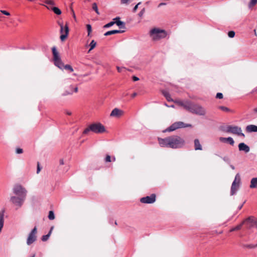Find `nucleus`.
<instances>
[{"label": "nucleus", "mask_w": 257, "mask_h": 257, "mask_svg": "<svg viewBox=\"0 0 257 257\" xmlns=\"http://www.w3.org/2000/svg\"><path fill=\"white\" fill-rule=\"evenodd\" d=\"M166 5V4H165V3H160V4H159V6L160 7V6H163V5Z\"/></svg>", "instance_id": "6e6d98bb"}, {"label": "nucleus", "mask_w": 257, "mask_h": 257, "mask_svg": "<svg viewBox=\"0 0 257 257\" xmlns=\"http://www.w3.org/2000/svg\"><path fill=\"white\" fill-rule=\"evenodd\" d=\"M14 193L22 197H26L27 191L26 189L22 187V186L19 184H16L14 185L13 188Z\"/></svg>", "instance_id": "0eeeda50"}, {"label": "nucleus", "mask_w": 257, "mask_h": 257, "mask_svg": "<svg viewBox=\"0 0 257 257\" xmlns=\"http://www.w3.org/2000/svg\"><path fill=\"white\" fill-rule=\"evenodd\" d=\"M65 113L69 115H71L72 114V112L70 111H67Z\"/></svg>", "instance_id": "3c124183"}, {"label": "nucleus", "mask_w": 257, "mask_h": 257, "mask_svg": "<svg viewBox=\"0 0 257 257\" xmlns=\"http://www.w3.org/2000/svg\"><path fill=\"white\" fill-rule=\"evenodd\" d=\"M160 145L162 147L177 149L182 148L185 145V141L179 136L174 135L164 139L158 138Z\"/></svg>", "instance_id": "f257e3e1"}, {"label": "nucleus", "mask_w": 257, "mask_h": 257, "mask_svg": "<svg viewBox=\"0 0 257 257\" xmlns=\"http://www.w3.org/2000/svg\"><path fill=\"white\" fill-rule=\"evenodd\" d=\"M92 9L95 11V12L97 13V14L99 15V13L98 12V8L97 4L95 3H94L92 4Z\"/></svg>", "instance_id": "473e14b6"}, {"label": "nucleus", "mask_w": 257, "mask_h": 257, "mask_svg": "<svg viewBox=\"0 0 257 257\" xmlns=\"http://www.w3.org/2000/svg\"><path fill=\"white\" fill-rule=\"evenodd\" d=\"M156 196L155 194H152L150 196L142 197L140 202L145 204H152L156 201Z\"/></svg>", "instance_id": "f8f14e48"}, {"label": "nucleus", "mask_w": 257, "mask_h": 257, "mask_svg": "<svg viewBox=\"0 0 257 257\" xmlns=\"http://www.w3.org/2000/svg\"><path fill=\"white\" fill-rule=\"evenodd\" d=\"M75 120L72 118L71 119H67V122L66 123V124H73V123L75 122Z\"/></svg>", "instance_id": "37998d69"}, {"label": "nucleus", "mask_w": 257, "mask_h": 257, "mask_svg": "<svg viewBox=\"0 0 257 257\" xmlns=\"http://www.w3.org/2000/svg\"><path fill=\"white\" fill-rule=\"evenodd\" d=\"M3 14L6 15V16H10V13L8 12V11H6L5 10H1L0 11Z\"/></svg>", "instance_id": "c03bdc74"}, {"label": "nucleus", "mask_w": 257, "mask_h": 257, "mask_svg": "<svg viewBox=\"0 0 257 257\" xmlns=\"http://www.w3.org/2000/svg\"><path fill=\"white\" fill-rule=\"evenodd\" d=\"M69 33V28L68 26L66 24L65 25V39L68 37V35Z\"/></svg>", "instance_id": "ea45409f"}, {"label": "nucleus", "mask_w": 257, "mask_h": 257, "mask_svg": "<svg viewBox=\"0 0 257 257\" xmlns=\"http://www.w3.org/2000/svg\"><path fill=\"white\" fill-rule=\"evenodd\" d=\"M25 199V197H22L19 196L18 197L13 196L11 198V201L16 205L21 206L22 205Z\"/></svg>", "instance_id": "ddd939ff"}, {"label": "nucleus", "mask_w": 257, "mask_h": 257, "mask_svg": "<svg viewBox=\"0 0 257 257\" xmlns=\"http://www.w3.org/2000/svg\"><path fill=\"white\" fill-rule=\"evenodd\" d=\"M238 177V174H237V175L235 176V177Z\"/></svg>", "instance_id": "e2e57ef3"}, {"label": "nucleus", "mask_w": 257, "mask_h": 257, "mask_svg": "<svg viewBox=\"0 0 257 257\" xmlns=\"http://www.w3.org/2000/svg\"><path fill=\"white\" fill-rule=\"evenodd\" d=\"M238 149L240 151H244L245 153H248L250 150L249 147L243 143L238 145Z\"/></svg>", "instance_id": "f3484780"}, {"label": "nucleus", "mask_w": 257, "mask_h": 257, "mask_svg": "<svg viewBox=\"0 0 257 257\" xmlns=\"http://www.w3.org/2000/svg\"><path fill=\"white\" fill-rule=\"evenodd\" d=\"M114 24V22L113 21L110 22V23L105 25L103 27L105 28H108V27H110L113 26Z\"/></svg>", "instance_id": "58836bf2"}, {"label": "nucleus", "mask_w": 257, "mask_h": 257, "mask_svg": "<svg viewBox=\"0 0 257 257\" xmlns=\"http://www.w3.org/2000/svg\"><path fill=\"white\" fill-rule=\"evenodd\" d=\"M65 70L67 71L69 73H71L74 71L73 68L70 65H65Z\"/></svg>", "instance_id": "7c9ffc66"}, {"label": "nucleus", "mask_w": 257, "mask_h": 257, "mask_svg": "<svg viewBox=\"0 0 257 257\" xmlns=\"http://www.w3.org/2000/svg\"><path fill=\"white\" fill-rule=\"evenodd\" d=\"M219 141L221 142H223V143H229L231 145H233L234 143V142L233 140V139L231 137H228V138H223V137H220L219 138Z\"/></svg>", "instance_id": "aec40b11"}, {"label": "nucleus", "mask_w": 257, "mask_h": 257, "mask_svg": "<svg viewBox=\"0 0 257 257\" xmlns=\"http://www.w3.org/2000/svg\"><path fill=\"white\" fill-rule=\"evenodd\" d=\"M52 52L53 55L52 60L54 64L60 69L63 70L64 69V64L63 63L60 55L55 46L52 48Z\"/></svg>", "instance_id": "7ed1b4c3"}, {"label": "nucleus", "mask_w": 257, "mask_h": 257, "mask_svg": "<svg viewBox=\"0 0 257 257\" xmlns=\"http://www.w3.org/2000/svg\"><path fill=\"white\" fill-rule=\"evenodd\" d=\"M253 111L257 113V107L253 109Z\"/></svg>", "instance_id": "4d7b16f0"}, {"label": "nucleus", "mask_w": 257, "mask_h": 257, "mask_svg": "<svg viewBox=\"0 0 257 257\" xmlns=\"http://www.w3.org/2000/svg\"><path fill=\"white\" fill-rule=\"evenodd\" d=\"M124 31H121V30H112L109 31L107 32H106L104 34V36H107L113 34H118V33H121L124 32Z\"/></svg>", "instance_id": "5701e85b"}, {"label": "nucleus", "mask_w": 257, "mask_h": 257, "mask_svg": "<svg viewBox=\"0 0 257 257\" xmlns=\"http://www.w3.org/2000/svg\"><path fill=\"white\" fill-rule=\"evenodd\" d=\"M228 36L230 38H233L235 36V32L233 31H229L228 33Z\"/></svg>", "instance_id": "4c0bfd02"}, {"label": "nucleus", "mask_w": 257, "mask_h": 257, "mask_svg": "<svg viewBox=\"0 0 257 257\" xmlns=\"http://www.w3.org/2000/svg\"><path fill=\"white\" fill-rule=\"evenodd\" d=\"M130 0H120L121 4L128 5Z\"/></svg>", "instance_id": "a18cd8bd"}, {"label": "nucleus", "mask_w": 257, "mask_h": 257, "mask_svg": "<svg viewBox=\"0 0 257 257\" xmlns=\"http://www.w3.org/2000/svg\"><path fill=\"white\" fill-rule=\"evenodd\" d=\"M149 34L153 40L157 41L165 38L167 33L164 30L154 28L150 31Z\"/></svg>", "instance_id": "20e7f679"}, {"label": "nucleus", "mask_w": 257, "mask_h": 257, "mask_svg": "<svg viewBox=\"0 0 257 257\" xmlns=\"http://www.w3.org/2000/svg\"><path fill=\"white\" fill-rule=\"evenodd\" d=\"M41 168L40 167V165L39 162L37 163V173H39V172L41 171Z\"/></svg>", "instance_id": "49530a36"}, {"label": "nucleus", "mask_w": 257, "mask_h": 257, "mask_svg": "<svg viewBox=\"0 0 257 257\" xmlns=\"http://www.w3.org/2000/svg\"><path fill=\"white\" fill-rule=\"evenodd\" d=\"M218 108L223 111H225V112H233L232 110L230 109L229 108L225 107V106H220L218 107Z\"/></svg>", "instance_id": "cd10ccee"}, {"label": "nucleus", "mask_w": 257, "mask_h": 257, "mask_svg": "<svg viewBox=\"0 0 257 257\" xmlns=\"http://www.w3.org/2000/svg\"><path fill=\"white\" fill-rule=\"evenodd\" d=\"M188 111L199 115H204L206 113L205 109L200 105L190 102Z\"/></svg>", "instance_id": "39448f33"}, {"label": "nucleus", "mask_w": 257, "mask_h": 257, "mask_svg": "<svg viewBox=\"0 0 257 257\" xmlns=\"http://www.w3.org/2000/svg\"><path fill=\"white\" fill-rule=\"evenodd\" d=\"M145 12V8H143L139 13L138 15L139 17H142Z\"/></svg>", "instance_id": "79ce46f5"}, {"label": "nucleus", "mask_w": 257, "mask_h": 257, "mask_svg": "<svg viewBox=\"0 0 257 257\" xmlns=\"http://www.w3.org/2000/svg\"><path fill=\"white\" fill-rule=\"evenodd\" d=\"M41 5L42 6L45 7L48 10H52L54 12V13L57 15H60L62 13L61 11L58 7H49V6L44 5L43 4H41Z\"/></svg>", "instance_id": "a211bd4d"}, {"label": "nucleus", "mask_w": 257, "mask_h": 257, "mask_svg": "<svg viewBox=\"0 0 257 257\" xmlns=\"http://www.w3.org/2000/svg\"><path fill=\"white\" fill-rule=\"evenodd\" d=\"M166 106L169 107V106L167 104H165Z\"/></svg>", "instance_id": "0e129e2a"}, {"label": "nucleus", "mask_w": 257, "mask_h": 257, "mask_svg": "<svg viewBox=\"0 0 257 257\" xmlns=\"http://www.w3.org/2000/svg\"><path fill=\"white\" fill-rule=\"evenodd\" d=\"M86 28H87V32H88V36H89L90 35V33L92 32V28H91V25L89 24H87L86 25Z\"/></svg>", "instance_id": "f704fd0d"}, {"label": "nucleus", "mask_w": 257, "mask_h": 257, "mask_svg": "<svg viewBox=\"0 0 257 257\" xmlns=\"http://www.w3.org/2000/svg\"><path fill=\"white\" fill-rule=\"evenodd\" d=\"M133 80L134 81H138L139 80V78L138 77H137V76H134L133 77Z\"/></svg>", "instance_id": "8fccbe9b"}, {"label": "nucleus", "mask_w": 257, "mask_h": 257, "mask_svg": "<svg viewBox=\"0 0 257 257\" xmlns=\"http://www.w3.org/2000/svg\"><path fill=\"white\" fill-rule=\"evenodd\" d=\"M43 2L44 3V5L50 7V6H53L55 5L54 0H43Z\"/></svg>", "instance_id": "a878e982"}, {"label": "nucleus", "mask_w": 257, "mask_h": 257, "mask_svg": "<svg viewBox=\"0 0 257 257\" xmlns=\"http://www.w3.org/2000/svg\"><path fill=\"white\" fill-rule=\"evenodd\" d=\"M141 4V2H139L137 5H136L133 9V12H136L138 8L139 5Z\"/></svg>", "instance_id": "de8ad7c7"}, {"label": "nucleus", "mask_w": 257, "mask_h": 257, "mask_svg": "<svg viewBox=\"0 0 257 257\" xmlns=\"http://www.w3.org/2000/svg\"><path fill=\"white\" fill-rule=\"evenodd\" d=\"M190 124H185L182 121H178L173 123L171 126L167 128L165 131L172 132L178 128L190 126Z\"/></svg>", "instance_id": "6e6552de"}, {"label": "nucleus", "mask_w": 257, "mask_h": 257, "mask_svg": "<svg viewBox=\"0 0 257 257\" xmlns=\"http://www.w3.org/2000/svg\"><path fill=\"white\" fill-rule=\"evenodd\" d=\"M58 25L60 27V33H61V36H60V39L62 42H63L64 41V33H63V31L64 30V27L63 26V22H60V21H57V22Z\"/></svg>", "instance_id": "6ab92c4d"}, {"label": "nucleus", "mask_w": 257, "mask_h": 257, "mask_svg": "<svg viewBox=\"0 0 257 257\" xmlns=\"http://www.w3.org/2000/svg\"><path fill=\"white\" fill-rule=\"evenodd\" d=\"M226 132L236 135L238 136H241L242 137H245L244 134L242 133L241 127L238 126L228 125L226 127Z\"/></svg>", "instance_id": "423d86ee"}, {"label": "nucleus", "mask_w": 257, "mask_h": 257, "mask_svg": "<svg viewBox=\"0 0 257 257\" xmlns=\"http://www.w3.org/2000/svg\"><path fill=\"white\" fill-rule=\"evenodd\" d=\"M60 164H61V165H63V164H64V162H63V159H61V160H60Z\"/></svg>", "instance_id": "5fc2aeb1"}, {"label": "nucleus", "mask_w": 257, "mask_h": 257, "mask_svg": "<svg viewBox=\"0 0 257 257\" xmlns=\"http://www.w3.org/2000/svg\"><path fill=\"white\" fill-rule=\"evenodd\" d=\"M250 187L251 188L257 187V178H252L251 180Z\"/></svg>", "instance_id": "bb28decb"}, {"label": "nucleus", "mask_w": 257, "mask_h": 257, "mask_svg": "<svg viewBox=\"0 0 257 257\" xmlns=\"http://www.w3.org/2000/svg\"><path fill=\"white\" fill-rule=\"evenodd\" d=\"M170 107L174 108V105H172L170 106Z\"/></svg>", "instance_id": "052dcab7"}, {"label": "nucleus", "mask_w": 257, "mask_h": 257, "mask_svg": "<svg viewBox=\"0 0 257 257\" xmlns=\"http://www.w3.org/2000/svg\"><path fill=\"white\" fill-rule=\"evenodd\" d=\"M173 101L179 106L183 107L187 111L188 110L191 102L189 100L182 101L179 100H173Z\"/></svg>", "instance_id": "4468645a"}, {"label": "nucleus", "mask_w": 257, "mask_h": 257, "mask_svg": "<svg viewBox=\"0 0 257 257\" xmlns=\"http://www.w3.org/2000/svg\"><path fill=\"white\" fill-rule=\"evenodd\" d=\"M48 218L50 220H53L55 218V215L53 211H50L49 212Z\"/></svg>", "instance_id": "2f4dec72"}, {"label": "nucleus", "mask_w": 257, "mask_h": 257, "mask_svg": "<svg viewBox=\"0 0 257 257\" xmlns=\"http://www.w3.org/2000/svg\"><path fill=\"white\" fill-rule=\"evenodd\" d=\"M96 134H101L105 132L104 125L100 123H94L88 126L83 132V135H88L90 132Z\"/></svg>", "instance_id": "f03ea898"}, {"label": "nucleus", "mask_w": 257, "mask_h": 257, "mask_svg": "<svg viewBox=\"0 0 257 257\" xmlns=\"http://www.w3.org/2000/svg\"><path fill=\"white\" fill-rule=\"evenodd\" d=\"M240 183V178H235L234 180L233 181L231 187V195H233L236 194V192L239 189Z\"/></svg>", "instance_id": "1a4fd4ad"}, {"label": "nucleus", "mask_w": 257, "mask_h": 257, "mask_svg": "<svg viewBox=\"0 0 257 257\" xmlns=\"http://www.w3.org/2000/svg\"><path fill=\"white\" fill-rule=\"evenodd\" d=\"M116 69H117L118 72H121L122 70V69H124L125 68H124V67H120L117 66L116 67Z\"/></svg>", "instance_id": "09e8293b"}, {"label": "nucleus", "mask_w": 257, "mask_h": 257, "mask_svg": "<svg viewBox=\"0 0 257 257\" xmlns=\"http://www.w3.org/2000/svg\"><path fill=\"white\" fill-rule=\"evenodd\" d=\"M51 231H50V232L47 234V235H43L42 237V240L43 241H45L46 240H48V239L49 238V236H50V233Z\"/></svg>", "instance_id": "c9c22d12"}, {"label": "nucleus", "mask_w": 257, "mask_h": 257, "mask_svg": "<svg viewBox=\"0 0 257 257\" xmlns=\"http://www.w3.org/2000/svg\"><path fill=\"white\" fill-rule=\"evenodd\" d=\"M257 4V0H251L248 4L249 7L251 8L253 7Z\"/></svg>", "instance_id": "72a5a7b5"}, {"label": "nucleus", "mask_w": 257, "mask_h": 257, "mask_svg": "<svg viewBox=\"0 0 257 257\" xmlns=\"http://www.w3.org/2000/svg\"><path fill=\"white\" fill-rule=\"evenodd\" d=\"M112 160L113 161H115V157H113L112 158V160H111V157L108 155H107L105 158V162L106 163H108V162H110L112 161Z\"/></svg>", "instance_id": "c85d7f7f"}, {"label": "nucleus", "mask_w": 257, "mask_h": 257, "mask_svg": "<svg viewBox=\"0 0 257 257\" xmlns=\"http://www.w3.org/2000/svg\"><path fill=\"white\" fill-rule=\"evenodd\" d=\"M223 97L222 93L218 92L216 95V98L218 99H222Z\"/></svg>", "instance_id": "a19ab883"}, {"label": "nucleus", "mask_w": 257, "mask_h": 257, "mask_svg": "<svg viewBox=\"0 0 257 257\" xmlns=\"http://www.w3.org/2000/svg\"><path fill=\"white\" fill-rule=\"evenodd\" d=\"M243 223L249 224V226H252L253 224L254 223L253 218L252 217H249L246 219H245L243 222H242L241 224L231 229L230 231H234L235 230L240 229Z\"/></svg>", "instance_id": "9b49d317"}, {"label": "nucleus", "mask_w": 257, "mask_h": 257, "mask_svg": "<svg viewBox=\"0 0 257 257\" xmlns=\"http://www.w3.org/2000/svg\"><path fill=\"white\" fill-rule=\"evenodd\" d=\"M137 93L136 92H134L132 94V97L134 98V97H136L137 96Z\"/></svg>", "instance_id": "603ef678"}, {"label": "nucleus", "mask_w": 257, "mask_h": 257, "mask_svg": "<svg viewBox=\"0 0 257 257\" xmlns=\"http://www.w3.org/2000/svg\"><path fill=\"white\" fill-rule=\"evenodd\" d=\"M194 148L195 150H202V147L198 139L194 140Z\"/></svg>", "instance_id": "4be33fe9"}, {"label": "nucleus", "mask_w": 257, "mask_h": 257, "mask_svg": "<svg viewBox=\"0 0 257 257\" xmlns=\"http://www.w3.org/2000/svg\"><path fill=\"white\" fill-rule=\"evenodd\" d=\"M71 87H72V88L73 89V90L72 89L67 90L66 91H65V95H71L73 93V92H77L78 87L76 86H71Z\"/></svg>", "instance_id": "b1692460"}, {"label": "nucleus", "mask_w": 257, "mask_h": 257, "mask_svg": "<svg viewBox=\"0 0 257 257\" xmlns=\"http://www.w3.org/2000/svg\"><path fill=\"white\" fill-rule=\"evenodd\" d=\"M115 224L116 225L117 224V222L115 221Z\"/></svg>", "instance_id": "69168bd1"}, {"label": "nucleus", "mask_w": 257, "mask_h": 257, "mask_svg": "<svg viewBox=\"0 0 257 257\" xmlns=\"http://www.w3.org/2000/svg\"><path fill=\"white\" fill-rule=\"evenodd\" d=\"M76 74H75V73H73V76H76Z\"/></svg>", "instance_id": "bf43d9fd"}, {"label": "nucleus", "mask_w": 257, "mask_h": 257, "mask_svg": "<svg viewBox=\"0 0 257 257\" xmlns=\"http://www.w3.org/2000/svg\"><path fill=\"white\" fill-rule=\"evenodd\" d=\"M35 254H33V255L32 257H35Z\"/></svg>", "instance_id": "680f3d73"}, {"label": "nucleus", "mask_w": 257, "mask_h": 257, "mask_svg": "<svg viewBox=\"0 0 257 257\" xmlns=\"http://www.w3.org/2000/svg\"><path fill=\"white\" fill-rule=\"evenodd\" d=\"M37 227H35L29 234L27 240V243L28 245H30L36 241L37 238Z\"/></svg>", "instance_id": "9d476101"}, {"label": "nucleus", "mask_w": 257, "mask_h": 257, "mask_svg": "<svg viewBox=\"0 0 257 257\" xmlns=\"http://www.w3.org/2000/svg\"><path fill=\"white\" fill-rule=\"evenodd\" d=\"M96 45V43L95 42V41L92 40L89 45L90 48L88 51V52H90V51H91L92 49H93L95 47Z\"/></svg>", "instance_id": "c756f323"}, {"label": "nucleus", "mask_w": 257, "mask_h": 257, "mask_svg": "<svg viewBox=\"0 0 257 257\" xmlns=\"http://www.w3.org/2000/svg\"><path fill=\"white\" fill-rule=\"evenodd\" d=\"M123 114V111L118 108H114L112 110L110 113V116L119 117Z\"/></svg>", "instance_id": "dca6fc26"}, {"label": "nucleus", "mask_w": 257, "mask_h": 257, "mask_svg": "<svg viewBox=\"0 0 257 257\" xmlns=\"http://www.w3.org/2000/svg\"><path fill=\"white\" fill-rule=\"evenodd\" d=\"M114 24H116L120 29H125V23L123 22L120 21L119 17H116L113 20Z\"/></svg>", "instance_id": "2eb2a0df"}, {"label": "nucleus", "mask_w": 257, "mask_h": 257, "mask_svg": "<svg viewBox=\"0 0 257 257\" xmlns=\"http://www.w3.org/2000/svg\"><path fill=\"white\" fill-rule=\"evenodd\" d=\"M243 205V204H241V205H240V206L238 207V209H240L242 207Z\"/></svg>", "instance_id": "13d9d810"}, {"label": "nucleus", "mask_w": 257, "mask_h": 257, "mask_svg": "<svg viewBox=\"0 0 257 257\" xmlns=\"http://www.w3.org/2000/svg\"><path fill=\"white\" fill-rule=\"evenodd\" d=\"M246 131L248 133L257 132V126L253 124L248 125L246 127Z\"/></svg>", "instance_id": "412c9836"}, {"label": "nucleus", "mask_w": 257, "mask_h": 257, "mask_svg": "<svg viewBox=\"0 0 257 257\" xmlns=\"http://www.w3.org/2000/svg\"><path fill=\"white\" fill-rule=\"evenodd\" d=\"M162 93L168 101H173V100L171 98L170 95L168 92L163 90L162 91Z\"/></svg>", "instance_id": "393cba45"}, {"label": "nucleus", "mask_w": 257, "mask_h": 257, "mask_svg": "<svg viewBox=\"0 0 257 257\" xmlns=\"http://www.w3.org/2000/svg\"><path fill=\"white\" fill-rule=\"evenodd\" d=\"M256 228H257V225H256Z\"/></svg>", "instance_id": "338daca9"}, {"label": "nucleus", "mask_w": 257, "mask_h": 257, "mask_svg": "<svg viewBox=\"0 0 257 257\" xmlns=\"http://www.w3.org/2000/svg\"><path fill=\"white\" fill-rule=\"evenodd\" d=\"M23 153V150L21 148H18L16 149V153L17 154H21Z\"/></svg>", "instance_id": "e433bc0d"}, {"label": "nucleus", "mask_w": 257, "mask_h": 257, "mask_svg": "<svg viewBox=\"0 0 257 257\" xmlns=\"http://www.w3.org/2000/svg\"><path fill=\"white\" fill-rule=\"evenodd\" d=\"M71 11H72V14H73V17H74V19H75L76 17H75V15L73 9H72Z\"/></svg>", "instance_id": "864d4df0"}]
</instances>
